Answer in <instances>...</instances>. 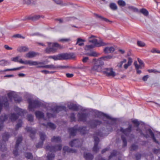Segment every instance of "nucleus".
Masks as SVG:
<instances>
[{
    "label": "nucleus",
    "instance_id": "6e6d98bb",
    "mask_svg": "<svg viewBox=\"0 0 160 160\" xmlns=\"http://www.w3.org/2000/svg\"><path fill=\"white\" fill-rule=\"evenodd\" d=\"M19 58V56H17L14 58H11V60L15 62H19V61H20V59L19 60H18Z\"/></svg>",
    "mask_w": 160,
    "mask_h": 160
},
{
    "label": "nucleus",
    "instance_id": "4468645a",
    "mask_svg": "<svg viewBox=\"0 0 160 160\" xmlns=\"http://www.w3.org/2000/svg\"><path fill=\"white\" fill-rule=\"evenodd\" d=\"M132 126L131 125H129L128 128L124 129L122 128H121L120 131L124 134L126 136H128L131 131Z\"/></svg>",
    "mask_w": 160,
    "mask_h": 160
},
{
    "label": "nucleus",
    "instance_id": "09e8293b",
    "mask_svg": "<svg viewBox=\"0 0 160 160\" xmlns=\"http://www.w3.org/2000/svg\"><path fill=\"white\" fill-rule=\"evenodd\" d=\"M71 38H64L60 39L59 40V41L63 42H70L71 41Z\"/></svg>",
    "mask_w": 160,
    "mask_h": 160
},
{
    "label": "nucleus",
    "instance_id": "69168bd1",
    "mask_svg": "<svg viewBox=\"0 0 160 160\" xmlns=\"http://www.w3.org/2000/svg\"><path fill=\"white\" fill-rule=\"evenodd\" d=\"M132 122L134 124H135L137 127L140 124L138 121L137 120H133L132 121Z\"/></svg>",
    "mask_w": 160,
    "mask_h": 160
},
{
    "label": "nucleus",
    "instance_id": "f8f14e48",
    "mask_svg": "<svg viewBox=\"0 0 160 160\" xmlns=\"http://www.w3.org/2000/svg\"><path fill=\"white\" fill-rule=\"evenodd\" d=\"M62 149V146L61 145H58L55 147H50L47 146L45 148V149L47 151H49L50 152H56L58 150H60Z\"/></svg>",
    "mask_w": 160,
    "mask_h": 160
},
{
    "label": "nucleus",
    "instance_id": "4d7b16f0",
    "mask_svg": "<svg viewBox=\"0 0 160 160\" xmlns=\"http://www.w3.org/2000/svg\"><path fill=\"white\" fill-rule=\"evenodd\" d=\"M137 44L138 46L141 47H144L145 45V44L144 42L139 41H138Z\"/></svg>",
    "mask_w": 160,
    "mask_h": 160
},
{
    "label": "nucleus",
    "instance_id": "1a4fd4ad",
    "mask_svg": "<svg viewBox=\"0 0 160 160\" xmlns=\"http://www.w3.org/2000/svg\"><path fill=\"white\" fill-rule=\"evenodd\" d=\"M59 60L74 59L75 56L73 53H62L58 54Z\"/></svg>",
    "mask_w": 160,
    "mask_h": 160
},
{
    "label": "nucleus",
    "instance_id": "0e129e2a",
    "mask_svg": "<svg viewBox=\"0 0 160 160\" xmlns=\"http://www.w3.org/2000/svg\"><path fill=\"white\" fill-rule=\"evenodd\" d=\"M151 52L153 53H160V51L155 48H153L151 50Z\"/></svg>",
    "mask_w": 160,
    "mask_h": 160
},
{
    "label": "nucleus",
    "instance_id": "bf43d9fd",
    "mask_svg": "<svg viewBox=\"0 0 160 160\" xmlns=\"http://www.w3.org/2000/svg\"><path fill=\"white\" fill-rule=\"evenodd\" d=\"M95 47L93 45H87L85 46V49L86 50H88L92 48Z\"/></svg>",
    "mask_w": 160,
    "mask_h": 160
},
{
    "label": "nucleus",
    "instance_id": "aec40b11",
    "mask_svg": "<svg viewBox=\"0 0 160 160\" xmlns=\"http://www.w3.org/2000/svg\"><path fill=\"white\" fill-rule=\"evenodd\" d=\"M81 143L78 139L74 140L69 143L71 147H78L81 145Z\"/></svg>",
    "mask_w": 160,
    "mask_h": 160
},
{
    "label": "nucleus",
    "instance_id": "9b49d317",
    "mask_svg": "<svg viewBox=\"0 0 160 160\" xmlns=\"http://www.w3.org/2000/svg\"><path fill=\"white\" fill-rule=\"evenodd\" d=\"M19 63L26 65H29L30 66H36L38 64H43L42 62H38L30 60L23 61L21 59L19 61Z\"/></svg>",
    "mask_w": 160,
    "mask_h": 160
},
{
    "label": "nucleus",
    "instance_id": "39448f33",
    "mask_svg": "<svg viewBox=\"0 0 160 160\" xmlns=\"http://www.w3.org/2000/svg\"><path fill=\"white\" fill-rule=\"evenodd\" d=\"M137 131H138L141 134H143L144 136L146 138H148L150 137L154 142L158 144H159V142L156 139L153 132L151 129H148L146 131V134H143L141 132V131L138 128L137 129Z\"/></svg>",
    "mask_w": 160,
    "mask_h": 160
},
{
    "label": "nucleus",
    "instance_id": "393cba45",
    "mask_svg": "<svg viewBox=\"0 0 160 160\" xmlns=\"http://www.w3.org/2000/svg\"><path fill=\"white\" fill-rule=\"evenodd\" d=\"M17 51L20 52H25L28 51V48L26 46H20L18 48Z\"/></svg>",
    "mask_w": 160,
    "mask_h": 160
},
{
    "label": "nucleus",
    "instance_id": "f03ea898",
    "mask_svg": "<svg viewBox=\"0 0 160 160\" xmlns=\"http://www.w3.org/2000/svg\"><path fill=\"white\" fill-rule=\"evenodd\" d=\"M104 64V62L101 60L98 59L97 60L91 68L92 71L102 73V70L104 68L102 67Z\"/></svg>",
    "mask_w": 160,
    "mask_h": 160
},
{
    "label": "nucleus",
    "instance_id": "58836bf2",
    "mask_svg": "<svg viewBox=\"0 0 160 160\" xmlns=\"http://www.w3.org/2000/svg\"><path fill=\"white\" fill-rule=\"evenodd\" d=\"M140 12L146 16L148 15V11L145 8H142L140 10Z\"/></svg>",
    "mask_w": 160,
    "mask_h": 160
},
{
    "label": "nucleus",
    "instance_id": "412c9836",
    "mask_svg": "<svg viewBox=\"0 0 160 160\" xmlns=\"http://www.w3.org/2000/svg\"><path fill=\"white\" fill-rule=\"evenodd\" d=\"M101 122L98 120H92L91 121L90 123V126L92 128H94L98 125H100Z\"/></svg>",
    "mask_w": 160,
    "mask_h": 160
},
{
    "label": "nucleus",
    "instance_id": "864d4df0",
    "mask_svg": "<svg viewBox=\"0 0 160 160\" xmlns=\"http://www.w3.org/2000/svg\"><path fill=\"white\" fill-rule=\"evenodd\" d=\"M122 140L123 142V147H125L127 146V142L125 138L124 137L123 135H122Z\"/></svg>",
    "mask_w": 160,
    "mask_h": 160
},
{
    "label": "nucleus",
    "instance_id": "4be33fe9",
    "mask_svg": "<svg viewBox=\"0 0 160 160\" xmlns=\"http://www.w3.org/2000/svg\"><path fill=\"white\" fill-rule=\"evenodd\" d=\"M115 50L114 48L112 47H107L104 49L105 53H109L113 52Z\"/></svg>",
    "mask_w": 160,
    "mask_h": 160
},
{
    "label": "nucleus",
    "instance_id": "e2e57ef3",
    "mask_svg": "<svg viewBox=\"0 0 160 160\" xmlns=\"http://www.w3.org/2000/svg\"><path fill=\"white\" fill-rule=\"evenodd\" d=\"M27 118L28 121L30 122H32L33 120V117L32 115L30 114L28 115V116Z\"/></svg>",
    "mask_w": 160,
    "mask_h": 160
},
{
    "label": "nucleus",
    "instance_id": "2eb2a0df",
    "mask_svg": "<svg viewBox=\"0 0 160 160\" xmlns=\"http://www.w3.org/2000/svg\"><path fill=\"white\" fill-rule=\"evenodd\" d=\"M89 42L93 43L94 45H93L95 47H99L102 46L104 45V43L101 40L98 42V40L96 39H94L92 40H89Z\"/></svg>",
    "mask_w": 160,
    "mask_h": 160
},
{
    "label": "nucleus",
    "instance_id": "13d9d810",
    "mask_svg": "<svg viewBox=\"0 0 160 160\" xmlns=\"http://www.w3.org/2000/svg\"><path fill=\"white\" fill-rule=\"evenodd\" d=\"M50 58L53 59L54 60H59L58 54L57 55L50 56Z\"/></svg>",
    "mask_w": 160,
    "mask_h": 160
},
{
    "label": "nucleus",
    "instance_id": "c03bdc74",
    "mask_svg": "<svg viewBox=\"0 0 160 160\" xmlns=\"http://www.w3.org/2000/svg\"><path fill=\"white\" fill-rule=\"evenodd\" d=\"M55 155L54 154H48L47 156V160H53Z\"/></svg>",
    "mask_w": 160,
    "mask_h": 160
},
{
    "label": "nucleus",
    "instance_id": "5701e85b",
    "mask_svg": "<svg viewBox=\"0 0 160 160\" xmlns=\"http://www.w3.org/2000/svg\"><path fill=\"white\" fill-rule=\"evenodd\" d=\"M8 118V116L6 115L2 116L0 118V131L2 128L3 122L6 121Z\"/></svg>",
    "mask_w": 160,
    "mask_h": 160
},
{
    "label": "nucleus",
    "instance_id": "79ce46f5",
    "mask_svg": "<svg viewBox=\"0 0 160 160\" xmlns=\"http://www.w3.org/2000/svg\"><path fill=\"white\" fill-rule=\"evenodd\" d=\"M9 64L10 63L8 61L5 60H2L0 61V65L2 66H4Z\"/></svg>",
    "mask_w": 160,
    "mask_h": 160
},
{
    "label": "nucleus",
    "instance_id": "774afa93",
    "mask_svg": "<svg viewBox=\"0 0 160 160\" xmlns=\"http://www.w3.org/2000/svg\"><path fill=\"white\" fill-rule=\"evenodd\" d=\"M89 59V58L88 57H83L82 60V62L84 63L87 62Z\"/></svg>",
    "mask_w": 160,
    "mask_h": 160
},
{
    "label": "nucleus",
    "instance_id": "cd10ccee",
    "mask_svg": "<svg viewBox=\"0 0 160 160\" xmlns=\"http://www.w3.org/2000/svg\"><path fill=\"white\" fill-rule=\"evenodd\" d=\"M37 55L36 53L33 52H30L25 54V57L28 58H32Z\"/></svg>",
    "mask_w": 160,
    "mask_h": 160
},
{
    "label": "nucleus",
    "instance_id": "20e7f679",
    "mask_svg": "<svg viewBox=\"0 0 160 160\" xmlns=\"http://www.w3.org/2000/svg\"><path fill=\"white\" fill-rule=\"evenodd\" d=\"M86 127H79L78 129H77L76 128V126H75L74 128H69L68 131L70 136H75L77 130L79 131L81 134H84L86 133L87 132V130H86Z\"/></svg>",
    "mask_w": 160,
    "mask_h": 160
},
{
    "label": "nucleus",
    "instance_id": "bb28decb",
    "mask_svg": "<svg viewBox=\"0 0 160 160\" xmlns=\"http://www.w3.org/2000/svg\"><path fill=\"white\" fill-rule=\"evenodd\" d=\"M9 118L11 121H15L16 120L18 117L17 114L14 113H11L9 116Z\"/></svg>",
    "mask_w": 160,
    "mask_h": 160
},
{
    "label": "nucleus",
    "instance_id": "603ef678",
    "mask_svg": "<svg viewBox=\"0 0 160 160\" xmlns=\"http://www.w3.org/2000/svg\"><path fill=\"white\" fill-rule=\"evenodd\" d=\"M25 157L28 159H31L32 158V155L31 153L27 152L25 154Z\"/></svg>",
    "mask_w": 160,
    "mask_h": 160
},
{
    "label": "nucleus",
    "instance_id": "72a5a7b5",
    "mask_svg": "<svg viewBox=\"0 0 160 160\" xmlns=\"http://www.w3.org/2000/svg\"><path fill=\"white\" fill-rule=\"evenodd\" d=\"M51 141L57 143L60 142H61V139L59 137L54 136L51 139Z\"/></svg>",
    "mask_w": 160,
    "mask_h": 160
},
{
    "label": "nucleus",
    "instance_id": "052dcab7",
    "mask_svg": "<svg viewBox=\"0 0 160 160\" xmlns=\"http://www.w3.org/2000/svg\"><path fill=\"white\" fill-rule=\"evenodd\" d=\"M117 152L116 151H113V152L111 153V155L109 156V159H110L112 157L115 156V155L117 154Z\"/></svg>",
    "mask_w": 160,
    "mask_h": 160
},
{
    "label": "nucleus",
    "instance_id": "dca6fc26",
    "mask_svg": "<svg viewBox=\"0 0 160 160\" xmlns=\"http://www.w3.org/2000/svg\"><path fill=\"white\" fill-rule=\"evenodd\" d=\"M27 131L30 133V137L32 139L34 138L35 134L36 132V130L35 128H32L31 127H27L26 128Z\"/></svg>",
    "mask_w": 160,
    "mask_h": 160
},
{
    "label": "nucleus",
    "instance_id": "c9c22d12",
    "mask_svg": "<svg viewBox=\"0 0 160 160\" xmlns=\"http://www.w3.org/2000/svg\"><path fill=\"white\" fill-rule=\"evenodd\" d=\"M18 112V114L19 115L23 116L24 115V114L26 112L25 110H23L18 108H16V110Z\"/></svg>",
    "mask_w": 160,
    "mask_h": 160
},
{
    "label": "nucleus",
    "instance_id": "8fccbe9b",
    "mask_svg": "<svg viewBox=\"0 0 160 160\" xmlns=\"http://www.w3.org/2000/svg\"><path fill=\"white\" fill-rule=\"evenodd\" d=\"M54 2L57 4L61 5H66L67 4L66 3H63L62 1L61 0H53Z\"/></svg>",
    "mask_w": 160,
    "mask_h": 160
},
{
    "label": "nucleus",
    "instance_id": "ddd939ff",
    "mask_svg": "<svg viewBox=\"0 0 160 160\" xmlns=\"http://www.w3.org/2000/svg\"><path fill=\"white\" fill-rule=\"evenodd\" d=\"M39 136L40 138L42 141L36 145V147L38 148L42 147L43 144V142L45 140L46 138V135L44 133L42 132H40V133Z\"/></svg>",
    "mask_w": 160,
    "mask_h": 160
},
{
    "label": "nucleus",
    "instance_id": "a18cd8bd",
    "mask_svg": "<svg viewBox=\"0 0 160 160\" xmlns=\"http://www.w3.org/2000/svg\"><path fill=\"white\" fill-rule=\"evenodd\" d=\"M22 124V121L20 120H19L17 124L16 125V126L15 129L16 130H18L19 128L21 127Z\"/></svg>",
    "mask_w": 160,
    "mask_h": 160
},
{
    "label": "nucleus",
    "instance_id": "ea45409f",
    "mask_svg": "<svg viewBox=\"0 0 160 160\" xmlns=\"http://www.w3.org/2000/svg\"><path fill=\"white\" fill-rule=\"evenodd\" d=\"M24 68V67L23 66H22L18 68H13L12 69H6L5 70H4L3 71L4 72H6V71H16V70H18L21 69H22Z\"/></svg>",
    "mask_w": 160,
    "mask_h": 160
},
{
    "label": "nucleus",
    "instance_id": "473e14b6",
    "mask_svg": "<svg viewBox=\"0 0 160 160\" xmlns=\"http://www.w3.org/2000/svg\"><path fill=\"white\" fill-rule=\"evenodd\" d=\"M132 62V60L131 58H128V61L127 64H125L124 67L125 69H127L128 68V67L130 66Z\"/></svg>",
    "mask_w": 160,
    "mask_h": 160
},
{
    "label": "nucleus",
    "instance_id": "0eeeda50",
    "mask_svg": "<svg viewBox=\"0 0 160 160\" xmlns=\"http://www.w3.org/2000/svg\"><path fill=\"white\" fill-rule=\"evenodd\" d=\"M65 109L64 106H56L54 108H52L51 111L52 113L47 112V116L48 118L51 117H53L55 113L58 112L59 111H61Z\"/></svg>",
    "mask_w": 160,
    "mask_h": 160
},
{
    "label": "nucleus",
    "instance_id": "3c124183",
    "mask_svg": "<svg viewBox=\"0 0 160 160\" xmlns=\"http://www.w3.org/2000/svg\"><path fill=\"white\" fill-rule=\"evenodd\" d=\"M84 41V40H83L80 38H78L76 44H78V45L80 46H82L84 45V43L82 42Z\"/></svg>",
    "mask_w": 160,
    "mask_h": 160
},
{
    "label": "nucleus",
    "instance_id": "a19ab883",
    "mask_svg": "<svg viewBox=\"0 0 160 160\" xmlns=\"http://www.w3.org/2000/svg\"><path fill=\"white\" fill-rule=\"evenodd\" d=\"M10 135L8 133V132L5 133L2 136L3 140L5 141H7Z\"/></svg>",
    "mask_w": 160,
    "mask_h": 160
},
{
    "label": "nucleus",
    "instance_id": "b1692460",
    "mask_svg": "<svg viewBox=\"0 0 160 160\" xmlns=\"http://www.w3.org/2000/svg\"><path fill=\"white\" fill-rule=\"evenodd\" d=\"M36 0H22V4L27 5H30L35 4Z\"/></svg>",
    "mask_w": 160,
    "mask_h": 160
},
{
    "label": "nucleus",
    "instance_id": "680f3d73",
    "mask_svg": "<svg viewBox=\"0 0 160 160\" xmlns=\"http://www.w3.org/2000/svg\"><path fill=\"white\" fill-rule=\"evenodd\" d=\"M0 148L1 150L3 151L4 150H6V148L5 147V146L4 144L1 145V144H0Z\"/></svg>",
    "mask_w": 160,
    "mask_h": 160
},
{
    "label": "nucleus",
    "instance_id": "e433bc0d",
    "mask_svg": "<svg viewBox=\"0 0 160 160\" xmlns=\"http://www.w3.org/2000/svg\"><path fill=\"white\" fill-rule=\"evenodd\" d=\"M44 67L45 68H50L52 69H55L59 68L58 67L55 66L52 64L44 65Z\"/></svg>",
    "mask_w": 160,
    "mask_h": 160
},
{
    "label": "nucleus",
    "instance_id": "2f4dec72",
    "mask_svg": "<svg viewBox=\"0 0 160 160\" xmlns=\"http://www.w3.org/2000/svg\"><path fill=\"white\" fill-rule=\"evenodd\" d=\"M94 15L96 17L101 19L102 20L105 21L107 22H110V21L108 19L105 18L101 15H99L96 13H94Z\"/></svg>",
    "mask_w": 160,
    "mask_h": 160
},
{
    "label": "nucleus",
    "instance_id": "6ab92c4d",
    "mask_svg": "<svg viewBox=\"0 0 160 160\" xmlns=\"http://www.w3.org/2000/svg\"><path fill=\"white\" fill-rule=\"evenodd\" d=\"M40 17L42 18H44V16H40L39 15H35L32 17L26 16L23 19V20H36L38 19Z\"/></svg>",
    "mask_w": 160,
    "mask_h": 160
},
{
    "label": "nucleus",
    "instance_id": "338daca9",
    "mask_svg": "<svg viewBox=\"0 0 160 160\" xmlns=\"http://www.w3.org/2000/svg\"><path fill=\"white\" fill-rule=\"evenodd\" d=\"M138 148V146L135 144H133L131 146V150H136Z\"/></svg>",
    "mask_w": 160,
    "mask_h": 160
},
{
    "label": "nucleus",
    "instance_id": "f3484780",
    "mask_svg": "<svg viewBox=\"0 0 160 160\" xmlns=\"http://www.w3.org/2000/svg\"><path fill=\"white\" fill-rule=\"evenodd\" d=\"M78 117L79 121L84 122L86 120L88 117V114L86 113H79L78 115Z\"/></svg>",
    "mask_w": 160,
    "mask_h": 160
},
{
    "label": "nucleus",
    "instance_id": "49530a36",
    "mask_svg": "<svg viewBox=\"0 0 160 160\" xmlns=\"http://www.w3.org/2000/svg\"><path fill=\"white\" fill-rule=\"evenodd\" d=\"M118 4L122 7H124L126 5L125 2L122 0H119L118 2Z\"/></svg>",
    "mask_w": 160,
    "mask_h": 160
},
{
    "label": "nucleus",
    "instance_id": "f257e3e1",
    "mask_svg": "<svg viewBox=\"0 0 160 160\" xmlns=\"http://www.w3.org/2000/svg\"><path fill=\"white\" fill-rule=\"evenodd\" d=\"M48 46L45 50V53H54L57 51V48H61L60 45L57 43L48 42Z\"/></svg>",
    "mask_w": 160,
    "mask_h": 160
},
{
    "label": "nucleus",
    "instance_id": "9d476101",
    "mask_svg": "<svg viewBox=\"0 0 160 160\" xmlns=\"http://www.w3.org/2000/svg\"><path fill=\"white\" fill-rule=\"evenodd\" d=\"M8 96L11 101H12L13 99L16 102H19L21 101V98L18 97V95L15 94V92H10L8 93Z\"/></svg>",
    "mask_w": 160,
    "mask_h": 160
},
{
    "label": "nucleus",
    "instance_id": "f704fd0d",
    "mask_svg": "<svg viewBox=\"0 0 160 160\" xmlns=\"http://www.w3.org/2000/svg\"><path fill=\"white\" fill-rule=\"evenodd\" d=\"M68 107L70 109L75 111H77L78 110V107L75 104H70L69 105H68Z\"/></svg>",
    "mask_w": 160,
    "mask_h": 160
},
{
    "label": "nucleus",
    "instance_id": "423d86ee",
    "mask_svg": "<svg viewBox=\"0 0 160 160\" xmlns=\"http://www.w3.org/2000/svg\"><path fill=\"white\" fill-rule=\"evenodd\" d=\"M102 135V132L100 131H98L94 134L93 138L94 140V145L93 148V151L95 152H97L99 149V148L98 146V143L99 142V138L96 137V136L97 135L101 137Z\"/></svg>",
    "mask_w": 160,
    "mask_h": 160
},
{
    "label": "nucleus",
    "instance_id": "7ed1b4c3",
    "mask_svg": "<svg viewBox=\"0 0 160 160\" xmlns=\"http://www.w3.org/2000/svg\"><path fill=\"white\" fill-rule=\"evenodd\" d=\"M28 102L29 103L28 108L31 111H33L34 108L40 107L42 105V103L38 100L29 99Z\"/></svg>",
    "mask_w": 160,
    "mask_h": 160
},
{
    "label": "nucleus",
    "instance_id": "a878e982",
    "mask_svg": "<svg viewBox=\"0 0 160 160\" xmlns=\"http://www.w3.org/2000/svg\"><path fill=\"white\" fill-rule=\"evenodd\" d=\"M40 123L41 124L43 125L44 126H49L52 129H54L56 128L55 124L51 122H48L46 123H42L40 122Z\"/></svg>",
    "mask_w": 160,
    "mask_h": 160
},
{
    "label": "nucleus",
    "instance_id": "c85d7f7f",
    "mask_svg": "<svg viewBox=\"0 0 160 160\" xmlns=\"http://www.w3.org/2000/svg\"><path fill=\"white\" fill-rule=\"evenodd\" d=\"M63 150L65 152H67L69 153H75L76 152V150L69 148L67 146L64 147L63 148Z\"/></svg>",
    "mask_w": 160,
    "mask_h": 160
},
{
    "label": "nucleus",
    "instance_id": "c756f323",
    "mask_svg": "<svg viewBox=\"0 0 160 160\" xmlns=\"http://www.w3.org/2000/svg\"><path fill=\"white\" fill-rule=\"evenodd\" d=\"M84 157L86 160H92L93 158V156L89 153H84Z\"/></svg>",
    "mask_w": 160,
    "mask_h": 160
},
{
    "label": "nucleus",
    "instance_id": "4c0bfd02",
    "mask_svg": "<svg viewBox=\"0 0 160 160\" xmlns=\"http://www.w3.org/2000/svg\"><path fill=\"white\" fill-rule=\"evenodd\" d=\"M109 7L110 8L113 10H117L118 8L117 5L114 3H110Z\"/></svg>",
    "mask_w": 160,
    "mask_h": 160
},
{
    "label": "nucleus",
    "instance_id": "7c9ffc66",
    "mask_svg": "<svg viewBox=\"0 0 160 160\" xmlns=\"http://www.w3.org/2000/svg\"><path fill=\"white\" fill-rule=\"evenodd\" d=\"M35 114L37 118L39 119L43 118L44 116L43 113L39 111H37L35 112Z\"/></svg>",
    "mask_w": 160,
    "mask_h": 160
},
{
    "label": "nucleus",
    "instance_id": "6e6552de",
    "mask_svg": "<svg viewBox=\"0 0 160 160\" xmlns=\"http://www.w3.org/2000/svg\"><path fill=\"white\" fill-rule=\"evenodd\" d=\"M103 74L108 77H113L116 76L115 72L112 68H104L102 70Z\"/></svg>",
    "mask_w": 160,
    "mask_h": 160
},
{
    "label": "nucleus",
    "instance_id": "5fc2aeb1",
    "mask_svg": "<svg viewBox=\"0 0 160 160\" xmlns=\"http://www.w3.org/2000/svg\"><path fill=\"white\" fill-rule=\"evenodd\" d=\"M128 8L135 12H139L138 9L137 8L132 6H129Z\"/></svg>",
    "mask_w": 160,
    "mask_h": 160
},
{
    "label": "nucleus",
    "instance_id": "a211bd4d",
    "mask_svg": "<svg viewBox=\"0 0 160 160\" xmlns=\"http://www.w3.org/2000/svg\"><path fill=\"white\" fill-rule=\"evenodd\" d=\"M22 140V138L21 137H19L16 141V144L15 146V150H14L13 152V154L15 156H17L18 155V148L19 145Z\"/></svg>",
    "mask_w": 160,
    "mask_h": 160
},
{
    "label": "nucleus",
    "instance_id": "37998d69",
    "mask_svg": "<svg viewBox=\"0 0 160 160\" xmlns=\"http://www.w3.org/2000/svg\"><path fill=\"white\" fill-rule=\"evenodd\" d=\"M112 56L110 55H108L102 57L100 59H102L104 60H108V59H111L112 58Z\"/></svg>",
    "mask_w": 160,
    "mask_h": 160
},
{
    "label": "nucleus",
    "instance_id": "de8ad7c7",
    "mask_svg": "<svg viewBox=\"0 0 160 160\" xmlns=\"http://www.w3.org/2000/svg\"><path fill=\"white\" fill-rule=\"evenodd\" d=\"M87 55L90 56L97 57L99 55V54L95 52H92L90 53L87 54Z\"/></svg>",
    "mask_w": 160,
    "mask_h": 160
}]
</instances>
